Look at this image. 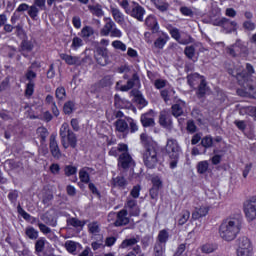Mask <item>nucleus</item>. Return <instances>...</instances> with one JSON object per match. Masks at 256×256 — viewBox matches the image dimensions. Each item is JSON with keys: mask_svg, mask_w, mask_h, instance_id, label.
<instances>
[{"mask_svg": "<svg viewBox=\"0 0 256 256\" xmlns=\"http://www.w3.org/2000/svg\"><path fill=\"white\" fill-rule=\"evenodd\" d=\"M243 225V217L239 214L227 218L219 227V235L224 241H234L241 231Z\"/></svg>", "mask_w": 256, "mask_h": 256, "instance_id": "nucleus-1", "label": "nucleus"}, {"mask_svg": "<svg viewBox=\"0 0 256 256\" xmlns=\"http://www.w3.org/2000/svg\"><path fill=\"white\" fill-rule=\"evenodd\" d=\"M61 145L64 149H69V146L72 149L77 147V134L71 130L69 123L64 122L59 131Z\"/></svg>", "mask_w": 256, "mask_h": 256, "instance_id": "nucleus-2", "label": "nucleus"}, {"mask_svg": "<svg viewBox=\"0 0 256 256\" xmlns=\"http://www.w3.org/2000/svg\"><path fill=\"white\" fill-rule=\"evenodd\" d=\"M253 73H255V68L250 63H247L245 70L236 74V79L239 85H241L245 91H255L253 79L251 78L253 77Z\"/></svg>", "mask_w": 256, "mask_h": 256, "instance_id": "nucleus-3", "label": "nucleus"}, {"mask_svg": "<svg viewBox=\"0 0 256 256\" xmlns=\"http://www.w3.org/2000/svg\"><path fill=\"white\" fill-rule=\"evenodd\" d=\"M166 153L170 159V169H175L179 163V156L181 155V146L177 140L169 138L166 144Z\"/></svg>", "mask_w": 256, "mask_h": 256, "instance_id": "nucleus-4", "label": "nucleus"}, {"mask_svg": "<svg viewBox=\"0 0 256 256\" xmlns=\"http://www.w3.org/2000/svg\"><path fill=\"white\" fill-rule=\"evenodd\" d=\"M143 162L147 169H155L159 163V148L157 145H149L143 152Z\"/></svg>", "mask_w": 256, "mask_h": 256, "instance_id": "nucleus-5", "label": "nucleus"}, {"mask_svg": "<svg viewBox=\"0 0 256 256\" xmlns=\"http://www.w3.org/2000/svg\"><path fill=\"white\" fill-rule=\"evenodd\" d=\"M210 24L214 27H221L224 33H237L239 29V24L236 21L228 19L226 17L210 18Z\"/></svg>", "mask_w": 256, "mask_h": 256, "instance_id": "nucleus-6", "label": "nucleus"}, {"mask_svg": "<svg viewBox=\"0 0 256 256\" xmlns=\"http://www.w3.org/2000/svg\"><path fill=\"white\" fill-rule=\"evenodd\" d=\"M226 53L230 57H247L249 55V49L245 45V42L241 39H237L236 42L226 48Z\"/></svg>", "mask_w": 256, "mask_h": 256, "instance_id": "nucleus-7", "label": "nucleus"}, {"mask_svg": "<svg viewBox=\"0 0 256 256\" xmlns=\"http://www.w3.org/2000/svg\"><path fill=\"white\" fill-rule=\"evenodd\" d=\"M243 209L247 221L256 220V197L246 200L243 204Z\"/></svg>", "mask_w": 256, "mask_h": 256, "instance_id": "nucleus-8", "label": "nucleus"}, {"mask_svg": "<svg viewBox=\"0 0 256 256\" xmlns=\"http://www.w3.org/2000/svg\"><path fill=\"white\" fill-rule=\"evenodd\" d=\"M45 3H47V0H34V4L28 11V15L33 21H37V17H39V9L41 11H47V5Z\"/></svg>", "mask_w": 256, "mask_h": 256, "instance_id": "nucleus-9", "label": "nucleus"}, {"mask_svg": "<svg viewBox=\"0 0 256 256\" xmlns=\"http://www.w3.org/2000/svg\"><path fill=\"white\" fill-rule=\"evenodd\" d=\"M118 167L124 171H127V169H133V167H135V160H133V157H131L129 152L122 153L118 157Z\"/></svg>", "mask_w": 256, "mask_h": 256, "instance_id": "nucleus-10", "label": "nucleus"}, {"mask_svg": "<svg viewBox=\"0 0 256 256\" xmlns=\"http://www.w3.org/2000/svg\"><path fill=\"white\" fill-rule=\"evenodd\" d=\"M33 49H35L33 41L29 40L27 36L22 38V41L18 47V52L21 53V56L25 58L29 57V54L31 51H33Z\"/></svg>", "mask_w": 256, "mask_h": 256, "instance_id": "nucleus-11", "label": "nucleus"}, {"mask_svg": "<svg viewBox=\"0 0 256 256\" xmlns=\"http://www.w3.org/2000/svg\"><path fill=\"white\" fill-rule=\"evenodd\" d=\"M49 149L54 159H61V157H63L61 149L59 148V143L57 142V136L55 134H51L50 136Z\"/></svg>", "mask_w": 256, "mask_h": 256, "instance_id": "nucleus-12", "label": "nucleus"}, {"mask_svg": "<svg viewBox=\"0 0 256 256\" xmlns=\"http://www.w3.org/2000/svg\"><path fill=\"white\" fill-rule=\"evenodd\" d=\"M127 215H129V211H127V209L118 211L116 214V220L114 221V227H125V225H129L131 220Z\"/></svg>", "mask_w": 256, "mask_h": 256, "instance_id": "nucleus-13", "label": "nucleus"}, {"mask_svg": "<svg viewBox=\"0 0 256 256\" xmlns=\"http://www.w3.org/2000/svg\"><path fill=\"white\" fill-rule=\"evenodd\" d=\"M140 123L143 127H155V111L152 109L140 116Z\"/></svg>", "mask_w": 256, "mask_h": 256, "instance_id": "nucleus-14", "label": "nucleus"}, {"mask_svg": "<svg viewBox=\"0 0 256 256\" xmlns=\"http://www.w3.org/2000/svg\"><path fill=\"white\" fill-rule=\"evenodd\" d=\"M130 97H134V102L138 105V109H143V107L149 105V102H147L141 91L137 88L130 91Z\"/></svg>", "mask_w": 256, "mask_h": 256, "instance_id": "nucleus-15", "label": "nucleus"}, {"mask_svg": "<svg viewBox=\"0 0 256 256\" xmlns=\"http://www.w3.org/2000/svg\"><path fill=\"white\" fill-rule=\"evenodd\" d=\"M134 87H141V79L137 72L132 75V78L127 81L126 85L120 86V91H130V89H133Z\"/></svg>", "mask_w": 256, "mask_h": 256, "instance_id": "nucleus-16", "label": "nucleus"}, {"mask_svg": "<svg viewBox=\"0 0 256 256\" xmlns=\"http://www.w3.org/2000/svg\"><path fill=\"white\" fill-rule=\"evenodd\" d=\"M186 106L187 104L185 103V101L181 99L177 100L176 103L171 106V114L173 115V117H176L177 119L183 116L185 113L183 109H185Z\"/></svg>", "mask_w": 256, "mask_h": 256, "instance_id": "nucleus-17", "label": "nucleus"}, {"mask_svg": "<svg viewBox=\"0 0 256 256\" xmlns=\"http://www.w3.org/2000/svg\"><path fill=\"white\" fill-rule=\"evenodd\" d=\"M125 207L128 209L130 217H139L141 214V209L139 208V205H137V200H127Z\"/></svg>", "mask_w": 256, "mask_h": 256, "instance_id": "nucleus-18", "label": "nucleus"}, {"mask_svg": "<svg viewBox=\"0 0 256 256\" xmlns=\"http://www.w3.org/2000/svg\"><path fill=\"white\" fill-rule=\"evenodd\" d=\"M209 86H207V80L202 79L196 88V97L197 99H205L209 95Z\"/></svg>", "mask_w": 256, "mask_h": 256, "instance_id": "nucleus-19", "label": "nucleus"}, {"mask_svg": "<svg viewBox=\"0 0 256 256\" xmlns=\"http://www.w3.org/2000/svg\"><path fill=\"white\" fill-rule=\"evenodd\" d=\"M128 15H131V17L137 19V21L143 22L145 8L139 4H135V6L129 11Z\"/></svg>", "mask_w": 256, "mask_h": 256, "instance_id": "nucleus-20", "label": "nucleus"}, {"mask_svg": "<svg viewBox=\"0 0 256 256\" xmlns=\"http://www.w3.org/2000/svg\"><path fill=\"white\" fill-rule=\"evenodd\" d=\"M171 112L169 111H162L159 115V124L161 127H171L173 125V120Z\"/></svg>", "mask_w": 256, "mask_h": 256, "instance_id": "nucleus-21", "label": "nucleus"}, {"mask_svg": "<svg viewBox=\"0 0 256 256\" xmlns=\"http://www.w3.org/2000/svg\"><path fill=\"white\" fill-rule=\"evenodd\" d=\"M60 59H62V61H65L66 65H76V67L81 66L79 56H71L69 54L62 53L60 54Z\"/></svg>", "mask_w": 256, "mask_h": 256, "instance_id": "nucleus-22", "label": "nucleus"}, {"mask_svg": "<svg viewBox=\"0 0 256 256\" xmlns=\"http://www.w3.org/2000/svg\"><path fill=\"white\" fill-rule=\"evenodd\" d=\"M146 27L152 31V33H159V22H157V18L153 15H149L145 20Z\"/></svg>", "mask_w": 256, "mask_h": 256, "instance_id": "nucleus-23", "label": "nucleus"}, {"mask_svg": "<svg viewBox=\"0 0 256 256\" xmlns=\"http://www.w3.org/2000/svg\"><path fill=\"white\" fill-rule=\"evenodd\" d=\"M105 21H106V24L100 30V35L102 37H108L109 33H111L114 27H116L115 22H113L111 18H105Z\"/></svg>", "mask_w": 256, "mask_h": 256, "instance_id": "nucleus-24", "label": "nucleus"}, {"mask_svg": "<svg viewBox=\"0 0 256 256\" xmlns=\"http://www.w3.org/2000/svg\"><path fill=\"white\" fill-rule=\"evenodd\" d=\"M114 126L119 133H129V124L123 119L116 120Z\"/></svg>", "mask_w": 256, "mask_h": 256, "instance_id": "nucleus-25", "label": "nucleus"}, {"mask_svg": "<svg viewBox=\"0 0 256 256\" xmlns=\"http://www.w3.org/2000/svg\"><path fill=\"white\" fill-rule=\"evenodd\" d=\"M184 55L193 63H197V61H199V57L195 55V46L193 45L185 47Z\"/></svg>", "mask_w": 256, "mask_h": 256, "instance_id": "nucleus-26", "label": "nucleus"}, {"mask_svg": "<svg viewBox=\"0 0 256 256\" xmlns=\"http://www.w3.org/2000/svg\"><path fill=\"white\" fill-rule=\"evenodd\" d=\"M110 9H111V13L114 21H116L118 25H123L125 23V16H123V13H121V10L115 7H111Z\"/></svg>", "mask_w": 256, "mask_h": 256, "instance_id": "nucleus-27", "label": "nucleus"}, {"mask_svg": "<svg viewBox=\"0 0 256 256\" xmlns=\"http://www.w3.org/2000/svg\"><path fill=\"white\" fill-rule=\"evenodd\" d=\"M167 41H169V35H167L165 32H162V35L154 41V47H156V49H163V47L167 45Z\"/></svg>", "mask_w": 256, "mask_h": 256, "instance_id": "nucleus-28", "label": "nucleus"}, {"mask_svg": "<svg viewBox=\"0 0 256 256\" xmlns=\"http://www.w3.org/2000/svg\"><path fill=\"white\" fill-rule=\"evenodd\" d=\"M141 241V236L137 235L136 237L128 238L122 241L121 248L127 249V247H133L134 245H137Z\"/></svg>", "mask_w": 256, "mask_h": 256, "instance_id": "nucleus-29", "label": "nucleus"}, {"mask_svg": "<svg viewBox=\"0 0 256 256\" xmlns=\"http://www.w3.org/2000/svg\"><path fill=\"white\" fill-rule=\"evenodd\" d=\"M25 235L31 241H37V239H39V231L37 229H34L33 226L26 227Z\"/></svg>", "mask_w": 256, "mask_h": 256, "instance_id": "nucleus-30", "label": "nucleus"}, {"mask_svg": "<svg viewBox=\"0 0 256 256\" xmlns=\"http://www.w3.org/2000/svg\"><path fill=\"white\" fill-rule=\"evenodd\" d=\"M187 83L188 85L193 89V87H195V83H197V81H201L202 79H205V77L201 76L199 73H193V74H189L187 77Z\"/></svg>", "mask_w": 256, "mask_h": 256, "instance_id": "nucleus-31", "label": "nucleus"}, {"mask_svg": "<svg viewBox=\"0 0 256 256\" xmlns=\"http://www.w3.org/2000/svg\"><path fill=\"white\" fill-rule=\"evenodd\" d=\"M88 9L92 15H95L96 17H103L105 15V12H103V7L101 4L96 5H88Z\"/></svg>", "mask_w": 256, "mask_h": 256, "instance_id": "nucleus-32", "label": "nucleus"}, {"mask_svg": "<svg viewBox=\"0 0 256 256\" xmlns=\"http://www.w3.org/2000/svg\"><path fill=\"white\" fill-rule=\"evenodd\" d=\"M89 171H93V168L85 167L79 171V177L82 183H89L91 181Z\"/></svg>", "mask_w": 256, "mask_h": 256, "instance_id": "nucleus-33", "label": "nucleus"}, {"mask_svg": "<svg viewBox=\"0 0 256 256\" xmlns=\"http://www.w3.org/2000/svg\"><path fill=\"white\" fill-rule=\"evenodd\" d=\"M253 249L249 238L242 236L238 239V250Z\"/></svg>", "mask_w": 256, "mask_h": 256, "instance_id": "nucleus-34", "label": "nucleus"}, {"mask_svg": "<svg viewBox=\"0 0 256 256\" xmlns=\"http://www.w3.org/2000/svg\"><path fill=\"white\" fill-rule=\"evenodd\" d=\"M207 213H209V208L200 207L192 213V219H194V221H197V219H201V217H205Z\"/></svg>", "mask_w": 256, "mask_h": 256, "instance_id": "nucleus-35", "label": "nucleus"}, {"mask_svg": "<svg viewBox=\"0 0 256 256\" xmlns=\"http://www.w3.org/2000/svg\"><path fill=\"white\" fill-rule=\"evenodd\" d=\"M112 186L125 189L127 187V180L123 176H117L116 178H112Z\"/></svg>", "mask_w": 256, "mask_h": 256, "instance_id": "nucleus-36", "label": "nucleus"}, {"mask_svg": "<svg viewBox=\"0 0 256 256\" xmlns=\"http://www.w3.org/2000/svg\"><path fill=\"white\" fill-rule=\"evenodd\" d=\"M169 241V231L163 229L160 230L157 236V242L160 245H165Z\"/></svg>", "mask_w": 256, "mask_h": 256, "instance_id": "nucleus-37", "label": "nucleus"}, {"mask_svg": "<svg viewBox=\"0 0 256 256\" xmlns=\"http://www.w3.org/2000/svg\"><path fill=\"white\" fill-rule=\"evenodd\" d=\"M36 133L40 137V143L43 145L47 141V137H49V130L42 126L37 128Z\"/></svg>", "mask_w": 256, "mask_h": 256, "instance_id": "nucleus-38", "label": "nucleus"}, {"mask_svg": "<svg viewBox=\"0 0 256 256\" xmlns=\"http://www.w3.org/2000/svg\"><path fill=\"white\" fill-rule=\"evenodd\" d=\"M93 35H95V29L91 26H84L80 32L82 39H89V37H93Z\"/></svg>", "mask_w": 256, "mask_h": 256, "instance_id": "nucleus-39", "label": "nucleus"}, {"mask_svg": "<svg viewBox=\"0 0 256 256\" xmlns=\"http://www.w3.org/2000/svg\"><path fill=\"white\" fill-rule=\"evenodd\" d=\"M46 241L47 240L44 237H41L35 242V253H36V255H39L40 253H43V251L45 250Z\"/></svg>", "mask_w": 256, "mask_h": 256, "instance_id": "nucleus-40", "label": "nucleus"}, {"mask_svg": "<svg viewBox=\"0 0 256 256\" xmlns=\"http://www.w3.org/2000/svg\"><path fill=\"white\" fill-rule=\"evenodd\" d=\"M41 220L50 227H57V218L48 216L47 214H43L41 216Z\"/></svg>", "mask_w": 256, "mask_h": 256, "instance_id": "nucleus-41", "label": "nucleus"}, {"mask_svg": "<svg viewBox=\"0 0 256 256\" xmlns=\"http://www.w3.org/2000/svg\"><path fill=\"white\" fill-rule=\"evenodd\" d=\"M209 170V162L207 160L200 161L197 164V171L200 175H205Z\"/></svg>", "mask_w": 256, "mask_h": 256, "instance_id": "nucleus-42", "label": "nucleus"}, {"mask_svg": "<svg viewBox=\"0 0 256 256\" xmlns=\"http://www.w3.org/2000/svg\"><path fill=\"white\" fill-rule=\"evenodd\" d=\"M55 97L58 101H65V97H67V91H65V87L60 86L56 88Z\"/></svg>", "mask_w": 256, "mask_h": 256, "instance_id": "nucleus-43", "label": "nucleus"}, {"mask_svg": "<svg viewBox=\"0 0 256 256\" xmlns=\"http://www.w3.org/2000/svg\"><path fill=\"white\" fill-rule=\"evenodd\" d=\"M111 85H113V77L111 75H106L99 81V86L102 88L111 87Z\"/></svg>", "mask_w": 256, "mask_h": 256, "instance_id": "nucleus-44", "label": "nucleus"}, {"mask_svg": "<svg viewBox=\"0 0 256 256\" xmlns=\"http://www.w3.org/2000/svg\"><path fill=\"white\" fill-rule=\"evenodd\" d=\"M63 111L65 115H71V113L75 111V102L69 100L66 103H64Z\"/></svg>", "mask_w": 256, "mask_h": 256, "instance_id": "nucleus-45", "label": "nucleus"}, {"mask_svg": "<svg viewBox=\"0 0 256 256\" xmlns=\"http://www.w3.org/2000/svg\"><path fill=\"white\" fill-rule=\"evenodd\" d=\"M85 221H81L78 218H68L67 225H71V227H85Z\"/></svg>", "mask_w": 256, "mask_h": 256, "instance_id": "nucleus-46", "label": "nucleus"}, {"mask_svg": "<svg viewBox=\"0 0 256 256\" xmlns=\"http://www.w3.org/2000/svg\"><path fill=\"white\" fill-rule=\"evenodd\" d=\"M160 95L162 99L165 101V103H168L169 101H171V96L175 95V92L173 89L171 90L164 89L161 91Z\"/></svg>", "mask_w": 256, "mask_h": 256, "instance_id": "nucleus-47", "label": "nucleus"}, {"mask_svg": "<svg viewBox=\"0 0 256 256\" xmlns=\"http://www.w3.org/2000/svg\"><path fill=\"white\" fill-rule=\"evenodd\" d=\"M8 199L12 205H17V199H19V190H10L8 193Z\"/></svg>", "mask_w": 256, "mask_h": 256, "instance_id": "nucleus-48", "label": "nucleus"}, {"mask_svg": "<svg viewBox=\"0 0 256 256\" xmlns=\"http://www.w3.org/2000/svg\"><path fill=\"white\" fill-rule=\"evenodd\" d=\"M155 7L156 9H158V11H161V13H165L166 11H169V3L165 1L158 0L155 3Z\"/></svg>", "mask_w": 256, "mask_h": 256, "instance_id": "nucleus-49", "label": "nucleus"}, {"mask_svg": "<svg viewBox=\"0 0 256 256\" xmlns=\"http://www.w3.org/2000/svg\"><path fill=\"white\" fill-rule=\"evenodd\" d=\"M77 245H79V243L75 241L68 240L65 242V248L68 253H75V251H77Z\"/></svg>", "mask_w": 256, "mask_h": 256, "instance_id": "nucleus-50", "label": "nucleus"}, {"mask_svg": "<svg viewBox=\"0 0 256 256\" xmlns=\"http://www.w3.org/2000/svg\"><path fill=\"white\" fill-rule=\"evenodd\" d=\"M164 253H165V245L156 242L154 245V256H163Z\"/></svg>", "mask_w": 256, "mask_h": 256, "instance_id": "nucleus-51", "label": "nucleus"}, {"mask_svg": "<svg viewBox=\"0 0 256 256\" xmlns=\"http://www.w3.org/2000/svg\"><path fill=\"white\" fill-rule=\"evenodd\" d=\"M52 201H53V193L51 192L44 193V195L42 196L43 205H45L46 207H49L51 206Z\"/></svg>", "mask_w": 256, "mask_h": 256, "instance_id": "nucleus-52", "label": "nucleus"}, {"mask_svg": "<svg viewBox=\"0 0 256 256\" xmlns=\"http://www.w3.org/2000/svg\"><path fill=\"white\" fill-rule=\"evenodd\" d=\"M189 217H191V213L187 210H184L180 214V218L178 219V225H185V223L189 221Z\"/></svg>", "mask_w": 256, "mask_h": 256, "instance_id": "nucleus-53", "label": "nucleus"}, {"mask_svg": "<svg viewBox=\"0 0 256 256\" xmlns=\"http://www.w3.org/2000/svg\"><path fill=\"white\" fill-rule=\"evenodd\" d=\"M64 174L66 177H71V175H77V167L73 165H66L64 167Z\"/></svg>", "mask_w": 256, "mask_h": 256, "instance_id": "nucleus-54", "label": "nucleus"}, {"mask_svg": "<svg viewBox=\"0 0 256 256\" xmlns=\"http://www.w3.org/2000/svg\"><path fill=\"white\" fill-rule=\"evenodd\" d=\"M216 250H217V245L215 244H204L201 247L202 253H206V254L213 253Z\"/></svg>", "mask_w": 256, "mask_h": 256, "instance_id": "nucleus-55", "label": "nucleus"}, {"mask_svg": "<svg viewBox=\"0 0 256 256\" xmlns=\"http://www.w3.org/2000/svg\"><path fill=\"white\" fill-rule=\"evenodd\" d=\"M84 43H83V39L75 36L72 39V44H71V48L74 49V51H77V49H79V47H83Z\"/></svg>", "mask_w": 256, "mask_h": 256, "instance_id": "nucleus-56", "label": "nucleus"}, {"mask_svg": "<svg viewBox=\"0 0 256 256\" xmlns=\"http://www.w3.org/2000/svg\"><path fill=\"white\" fill-rule=\"evenodd\" d=\"M3 5L6 6L7 13H11L15 9V5H17V0H4Z\"/></svg>", "mask_w": 256, "mask_h": 256, "instance_id": "nucleus-57", "label": "nucleus"}, {"mask_svg": "<svg viewBox=\"0 0 256 256\" xmlns=\"http://www.w3.org/2000/svg\"><path fill=\"white\" fill-rule=\"evenodd\" d=\"M35 93V82H28L25 89L26 97H32Z\"/></svg>", "mask_w": 256, "mask_h": 256, "instance_id": "nucleus-58", "label": "nucleus"}, {"mask_svg": "<svg viewBox=\"0 0 256 256\" xmlns=\"http://www.w3.org/2000/svg\"><path fill=\"white\" fill-rule=\"evenodd\" d=\"M151 181L153 189H163V181H161V178H159V176L153 177Z\"/></svg>", "mask_w": 256, "mask_h": 256, "instance_id": "nucleus-59", "label": "nucleus"}, {"mask_svg": "<svg viewBox=\"0 0 256 256\" xmlns=\"http://www.w3.org/2000/svg\"><path fill=\"white\" fill-rule=\"evenodd\" d=\"M17 211H18V213L21 215V217L25 220V221H31V214H29V213H27L26 211H25V209H23V207H21V204H19L18 206H17Z\"/></svg>", "mask_w": 256, "mask_h": 256, "instance_id": "nucleus-60", "label": "nucleus"}, {"mask_svg": "<svg viewBox=\"0 0 256 256\" xmlns=\"http://www.w3.org/2000/svg\"><path fill=\"white\" fill-rule=\"evenodd\" d=\"M95 57H109V50L106 47L98 46Z\"/></svg>", "mask_w": 256, "mask_h": 256, "instance_id": "nucleus-61", "label": "nucleus"}, {"mask_svg": "<svg viewBox=\"0 0 256 256\" xmlns=\"http://www.w3.org/2000/svg\"><path fill=\"white\" fill-rule=\"evenodd\" d=\"M201 145L204 149H209V147H213V138L211 136H206L202 138Z\"/></svg>", "mask_w": 256, "mask_h": 256, "instance_id": "nucleus-62", "label": "nucleus"}, {"mask_svg": "<svg viewBox=\"0 0 256 256\" xmlns=\"http://www.w3.org/2000/svg\"><path fill=\"white\" fill-rule=\"evenodd\" d=\"M25 77L28 81V83H35L33 81V79H37V73H35L33 70H32V67H29L26 74H25Z\"/></svg>", "mask_w": 256, "mask_h": 256, "instance_id": "nucleus-63", "label": "nucleus"}, {"mask_svg": "<svg viewBox=\"0 0 256 256\" xmlns=\"http://www.w3.org/2000/svg\"><path fill=\"white\" fill-rule=\"evenodd\" d=\"M140 140L144 146V149H147V147H149V145H155V143H153V141L149 140V137L145 133L140 135Z\"/></svg>", "mask_w": 256, "mask_h": 256, "instance_id": "nucleus-64", "label": "nucleus"}]
</instances>
